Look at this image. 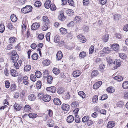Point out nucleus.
<instances>
[{"instance_id":"nucleus-4","label":"nucleus","mask_w":128,"mask_h":128,"mask_svg":"<svg viewBox=\"0 0 128 128\" xmlns=\"http://www.w3.org/2000/svg\"><path fill=\"white\" fill-rule=\"evenodd\" d=\"M77 38L79 39L80 42L84 43L86 41V40L84 36L82 34H79L77 36Z\"/></svg>"},{"instance_id":"nucleus-51","label":"nucleus","mask_w":128,"mask_h":128,"mask_svg":"<svg viewBox=\"0 0 128 128\" xmlns=\"http://www.w3.org/2000/svg\"><path fill=\"white\" fill-rule=\"evenodd\" d=\"M30 78L31 80L33 82H35L36 80V76L33 74H32L30 76Z\"/></svg>"},{"instance_id":"nucleus-18","label":"nucleus","mask_w":128,"mask_h":128,"mask_svg":"<svg viewBox=\"0 0 128 128\" xmlns=\"http://www.w3.org/2000/svg\"><path fill=\"white\" fill-rule=\"evenodd\" d=\"M28 98L30 101H33L35 100L36 96L34 94H31L28 96Z\"/></svg>"},{"instance_id":"nucleus-22","label":"nucleus","mask_w":128,"mask_h":128,"mask_svg":"<svg viewBox=\"0 0 128 128\" xmlns=\"http://www.w3.org/2000/svg\"><path fill=\"white\" fill-rule=\"evenodd\" d=\"M18 57V55H16L15 56H11V60H12V62H16Z\"/></svg>"},{"instance_id":"nucleus-50","label":"nucleus","mask_w":128,"mask_h":128,"mask_svg":"<svg viewBox=\"0 0 128 128\" xmlns=\"http://www.w3.org/2000/svg\"><path fill=\"white\" fill-rule=\"evenodd\" d=\"M98 96L97 95L94 96L92 98V101L94 103H95L98 100Z\"/></svg>"},{"instance_id":"nucleus-5","label":"nucleus","mask_w":128,"mask_h":128,"mask_svg":"<svg viewBox=\"0 0 128 128\" xmlns=\"http://www.w3.org/2000/svg\"><path fill=\"white\" fill-rule=\"evenodd\" d=\"M81 72L79 70H76L73 71L72 75L74 77H77L79 76L81 74Z\"/></svg>"},{"instance_id":"nucleus-17","label":"nucleus","mask_w":128,"mask_h":128,"mask_svg":"<svg viewBox=\"0 0 128 128\" xmlns=\"http://www.w3.org/2000/svg\"><path fill=\"white\" fill-rule=\"evenodd\" d=\"M56 56L58 60H60L63 56L62 52L60 51H58L57 53Z\"/></svg>"},{"instance_id":"nucleus-38","label":"nucleus","mask_w":128,"mask_h":128,"mask_svg":"<svg viewBox=\"0 0 128 128\" xmlns=\"http://www.w3.org/2000/svg\"><path fill=\"white\" fill-rule=\"evenodd\" d=\"M32 58L34 60H36L38 58V56L36 53H34L32 56Z\"/></svg>"},{"instance_id":"nucleus-40","label":"nucleus","mask_w":128,"mask_h":128,"mask_svg":"<svg viewBox=\"0 0 128 128\" xmlns=\"http://www.w3.org/2000/svg\"><path fill=\"white\" fill-rule=\"evenodd\" d=\"M52 71L54 74H58L60 72V71L59 69L56 68H54L53 69Z\"/></svg>"},{"instance_id":"nucleus-25","label":"nucleus","mask_w":128,"mask_h":128,"mask_svg":"<svg viewBox=\"0 0 128 128\" xmlns=\"http://www.w3.org/2000/svg\"><path fill=\"white\" fill-rule=\"evenodd\" d=\"M123 88L125 89H128V81H126L124 82L122 84Z\"/></svg>"},{"instance_id":"nucleus-20","label":"nucleus","mask_w":128,"mask_h":128,"mask_svg":"<svg viewBox=\"0 0 128 128\" xmlns=\"http://www.w3.org/2000/svg\"><path fill=\"white\" fill-rule=\"evenodd\" d=\"M50 60H44L42 62L43 65L44 66H46L49 65L50 64Z\"/></svg>"},{"instance_id":"nucleus-37","label":"nucleus","mask_w":128,"mask_h":128,"mask_svg":"<svg viewBox=\"0 0 128 128\" xmlns=\"http://www.w3.org/2000/svg\"><path fill=\"white\" fill-rule=\"evenodd\" d=\"M78 94L83 98H84L85 97L86 94L85 93L82 91H80L78 93Z\"/></svg>"},{"instance_id":"nucleus-24","label":"nucleus","mask_w":128,"mask_h":128,"mask_svg":"<svg viewBox=\"0 0 128 128\" xmlns=\"http://www.w3.org/2000/svg\"><path fill=\"white\" fill-rule=\"evenodd\" d=\"M107 91L108 92L112 93L114 92L115 90L113 87L110 86L107 88Z\"/></svg>"},{"instance_id":"nucleus-46","label":"nucleus","mask_w":128,"mask_h":128,"mask_svg":"<svg viewBox=\"0 0 128 128\" xmlns=\"http://www.w3.org/2000/svg\"><path fill=\"white\" fill-rule=\"evenodd\" d=\"M36 76L38 78H39L41 77L42 75L41 72L39 71H37L35 73Z\"/></svg>"},{"instance_id":"nucleus-28","label":"nucleus","mask_w":128,"mask_h":128,"mask_svg":"<svg viewBox=\"0 0 128 128\" xmlns=\"http://www.w3.org/2000/svg\"><path fill=\"white\" fill-rule=\"evenodd\" d=\"M86 56V52H82L80 53L79 56L80 58H84Z\"/></svg>"},{"instance_id":"nucleus-12","label":"nucleus","mask_w":128,"mask_h":128,"mask_svg":"<svg viewBox=\"0 0 128 128\" xmlns=\"http://www.w3.org/2000/svg\"><path fill=\"white\" fill-rule=\"evenodd\" d=\"M102 84V82L101 81H98L96 82L94 85L93 88L94 89H96L98 88Z\"/></svg>"},{"instance_id":"nucleus-41","label":"nucleus","mask_w":128,"mask_h":128,"mask_svg":"<svg viewBox=\"0 0 128 128\" xmlns=\"http://www.w3.org/2000/svg\"><path fill=\"white\" fill-rule=\"evenodd\" d=\"M43 77L44 78H46L48 75V70H45L44 71L43 73Z\"/></svg>"},{"instance_id":"nucleus-64","label":"nucleus","mask_w":128,"mask_h":128,"mask_svg":"<svg viewBox=\"0 0 128 128\" xmlns=\"http://www.w3.org/2000/svg\"><path fill=\"white\" fill-rule=\"evenodd\" d=\"M100 3L101 4L104 5L107 2V0H100Z\"/></svg>"},{"instance_id":"nucleus-33","label":"nucleus","mask_w":128,"mask_h":128,"mask_svg":"<svg viewBox=\"0 0 128 128\" xmlns=\"http://www.w3.org/2000/svg\"><path fill=\"white\" fill-rule=\"evenodd\" d=\"M28 116L30 118H35L38 116V115L34 113H30Z\"/></svg>"},{"instance_id":"nucleus-45","label":"nucleus","mask_w":128,"mask_h":128,"mask_svg":"<svg viewBox=\"0 0 128 128\" xmlns=\"http://www.w3.org/2000/svg\"><path fill=\"white\" fill-rule=\"evenodd\" d=\"M5 30V27L4 25L2 24H0V32H3Z\"/></svg>"},{"instance_id":"nucleus-43","label":"nucleus","mask_w":128,"mask_h":128,"mask_svg":"<svg viewBox=\"0 0 128 128\" xmlns=\"http://www.w3.org/2000/svg\"><path fill=\"white\" fill-rule=\"evenodd\" d=\"M31 108L30 106L26 105L25 106L24 109L25 111L27 112L30 111Z\"/></svg>"},{"instance_id":"nucleus-8","label":"nucleus","mask_w":128,"mask_h":128,"mask_svg":"<svg viewBox=\"0 0 128 128\" xmlns=\"http://www.w3.org/2000/svg\"><path fill=\"white\" fill-rule=\"evenodd\" d=\"M56 88L53 86L47 87L46 90L47 91L51 92L52 93H54L56 91Z\"/></svg>"},{"instance_id":"nucleus-13","label":"nucleus","mask_w":128,"mask_h":128,"mask_svg":"<svg viewBox=\"0 0 128 128\" xmlns=\"http://www.w3.org/2000/svg\"><path fill=\"white\" fill-rule=\"evenodd\" d=\"M113 79L118 82H120L123 80V77L120 76H117L113 77Z\"/></svg>"},{"instance_id":"nucleus-16","label":"nucleus","mask_w":128,"mask_h":128,"mask_svg":"<svg viewBox=\"0 0 128 128\" xmlns=\"http://www.w3.org/2000/svg\"><path fill=\"white\" fill-rule=\"evenodd\" d=\"M47 124L49 127H52L54 126V123L52 119H50L47 121Z\"/></svg>"},{"instance_id":"nucleus-9","label":"nucleus","mask_w":128,"mask_h":128,"mask_svg":"<svg viewBox=\"0 0 128 128\" xmlns=\"http://www.w3.org/2000/svg\"><path fill=\"white\" fill-rule=\"evenodd\" d=\"M74 118L73 116L70 115L67 117L66 121L68 123H70L74 121Z\"/></svg>"},{"instance_id":"nucleus-2","label":"nucleus","mask_w":128,"mask_h":128,"mask_svg":"<svg viewBox=\"0 0 128 128\" xmlns=\"http://www.w3.org/2000/svg\"><path fill=\"white\" fill-rule=\"evenodd\" d=\"M40 26V25L39 23L36 22L32 24L31 26V29L32 30H35L38 28Z\"/></svg>"},{"instance_id":"nucleus-58","label":"nucleus","mask_w":128,"mask_h":128,"mask_svg":"<svg viewBox=\"0 0 128 128\" xmlns=\"http://www.w3.org/2000/svg\"><path fill=\"white\" fill-rule=\"evenodd\" d=\"M94 46H91L90 48L89 53L90 54L92 53L94 51Z\"/></svg>"},{"instance_id":"nucleus-53","label":"nucleus","mask_w":128,"mask_h":128,"mask_svg":"<svg viewBox=\"0 0 128 128\" xmlns=\"http://www.w3.org/2000/svg\"><path fill=\"white\" fill-rule=\"evenodd\" d=\"M75 20L76 22H80L81 21V18L79 16H76L75 17Z\"/></svg>"},{"instance_id":"nucleus-29","label":"nucleus","mask_w":128,"mask_h":128,"mask_svg":"<svg viewBox=\"0 0 128 128\" xmlns=\"http://www.w3.org/2000/svg\"><path fill=\"white\" fill-rule=\"evenodd\" d=\"M53 79V78L51 76H48V77L47 79V80L48 83L49 84H51L52 82Z\"/></svg>"},{"instance_id":"nucleus-30","label":"nucleus","mask_w":128,"mask_h":128,"mask_svg":"<svg viewBox=\"0 0 128 128\" xmlns=\"http://www.w3.org/2000/svg\"><path fill=\"white\" fill-rule=\"evenodd\" d=\"M111 51V49L108 47H105L103 50L104 52L107 53H109Z\"/></svg>"},{"instance_id":"nucleus-59","label":"nucleus","mask_w":128,"mask_h":128,"mask_svg":"<svg viewBox=\"0 0 128 128\" xmlns=\"http://www.w3.org/2000/svg\"><path fill=\"white\" fill-rule=\"evenodd\" d=\"M120 18V15L119 14L116 15L114 16L115 20L118 21V20Z\"/></svg>"},{"instance_id":"nucleus-55","label":"nucleus","mask_w":128,"mask_h":128,"mask_svg":"<svg viewBox=\"0 0 128 128\" xmlns=\"http://www.w3.org/2000/svg\"><path fill=\"white\" fill-rule=\"evenodd\" d=\"M49 8H50L51 10L52 11L56 9V7L54 4H51Z\"/></svg>"},{"instance_id":"nucleus-32","label":"nucleus","mask_w":128,"mask_h":128,"mask_svg":"<svg viewBox=\"0 0 128 128\" xmlns=\"http://www.w3.org/2000/svg\"><path fill=\"white\" fill-rule=\"evenodd\" d=\"M54 41L56 43H58L60 42V37L58 35H56L54 38Z\"/></svg>"},{"instance_id":"nucleus-35","label":"nucleus","mask_w":128,"mask_h":128,"mask_svg":"<svg viewBox=\"0 0 128 128\" xmlns=\"http://www.w3.org/2000/svg\"><path fill=\"white\" fill-rule=\"evenodd\" d=\"M31 68V66L28 64L25 66L24 68V70L26 71H28L30 70Z\"/></svg>"},{"instance_id":"nucleus-56","label":"nucleus","mask_w":128,"mask_h":128,"mask_svg":"<svg viewBox=\"0 0 128 128\" xmlns=\"http://www.w3.org/2000/svg\"><path fill=\"white\" fill-rule=\"evenodd\" d=\"M42 29L43 31H46L47 30L48 28L47 25L46 24H44L42 26Z\"/></svg>"},{"instance_id":"nucleus-44","label":"nucleus","mask_w":128,"mask_h":128,"mask_svg":"<svg viewBox=\"0 0 128 128\" xmlns=\"http://www.w3.org/2000/svg\"><path fill=\"white\" fill-rule=\"evenodd\" d=\"M119 56L122 59H125L126 57V55L124 53H120L119 54Z\"/></svg>"},{"instance_id":"nucleus-49","label":"nucleus","mask_w":128,"mask_h":128,"mask_svg":"<svg viewBox=\"0 0 128 128\" xmlns=\"http://www.w3.org/2000/svg\"><path fill=\"white\" fill-rule=\"evenodd\" d=\"M98 74V73L97 70H94L92 71L91 75L93 77L96 76Z\"/></svg>"},{"instance_id":"nucleus-7","label":"nucleus","mask_w":128,"mask_h":128,"mask_svg":"<svg viewBox=\"0 0 128 128\" xmlns=\"http://www.w3.org/2000/svg\"><path fill=\"white\" fill-rule=\"evenodd\" d=\"M62 108L63 110L67 111L69 110L70 107L68 104H63L62 106Z\"/></svg>"},{"instance_id":"nucleus-47","label":"nucleus","mask_w":128,"mask_h":128,"mask_svg":"<svg viewBox=\"0 0 128 128\" xmlns=\"http://www.w3.org/2000/svg\"><path fill=\"white\" fill-rule=\"evenodd\" d=\"M50 32L47 33L46 35V40L49 42L50 40Z\"/></svg>"},{"instance_id":"nucleus-42","label":"nucleus","mask_w":128,"mask_h":128,"mask_svg":"<svg viewBox=\"0 0 128 128\" xmlns=\"http://www.w3.org/2000/svg\"><path fill=\"white\" fill-rule=\"evenodd\" d=\"M42 84L40 81H38L36 83V87L38 89H39L41 87Z\"/></svg>"},{"instance_id":"nucleus-27","label":"nucleus","mask_w":128,"mask_h":128,"mask_svg":"<svg viewBox=\"0 0 128 128\" xmlns=\"http://www.w3.org/2000/svg\"><path fill=\"white\" fill-rule=\"evenodd\" d=\"M10 19L13 22H16L17 20V18L15 15L13 14L10 16Z\"/></svg>"},{"instance_id":"nucleus-21","label":"nucleus","mask_w":128,"mask_h":128,"mask_svg":"<svg viewBox=\"0 0 128 128\" xmlns=\"http://www.w3.org/2000/svg\"><path fill=\"white\" fill-rule=\"evenodd\" d=\"M114 64H115L116 66L117 67H119L121 65V62L118 59H116L114 62Z\"/></svg>"},{"instance_id":"nucleus-26","label":"nucleus","mask_w":128,"mask_h":128,"mask_svg":"<svg viewBox=\"0 0 128 128\" xmlns=\"http://www.w3.org/2000/svg\"><path fill=\"white\" fill-rule=\"evenodd\" d=\"M42 20L43 22H44L46 24H48L49 22V20L46 16H43L42 17Z\"/></svg>"},{"instance_id":"nucleus-31","label":"nucleus","mask_w":128,"mask_h":128,"mask_svg":"<svg viewBox=\"0 0 128 128\" xmlns=\"http://www.w3.org/2000/svg\"><path fill=\"white\" fill-rule=\"evenodd\" d=\"M61 33L63 34H66L67 33L66 29L63 28H61L60 29Z\"/></svg>"},{"instance_id":"nucleus-36","label":"nucleus","mask_w":128,"mask_h":128,"mask_svg":"<svg viewBox=\"0 0 128 128\" xmlns=\"http://www.w3.org/2000/svg\"><path fill=\"white\" fill-rule=\"evenodd\" d=\"M109 39V35L107 34L105 35L103 37V40L105 42H107L108 40Z\"/></svg>"},{"instance_id":"nucleus-19","label":"nucleus","mask_w":128,"mask_h":128,"mask_svg":"<svg viewBox=\"0 0 128 128\" xmlns=\"http://www.w3.org/2000/svg\"><path fill=\"white\" fill-rule=\"evenodd\" d=\"M11 75L14 76H16L18 75V74L16 70H11L10 71Z\"/></svg>"},{"instance_id":"nucleus-57","label":"nucleus","mask_w":128,"mask_h":128,"mask_svg":"<svg viewBox=\"0 0 128 128\" xmlns=\"http://www.w3.org/2000/svg\"><path fill=\"white\" fill-rule=\"evenodd\" d=\"M44 38V35L42 34H40L38 36V38L40 40H42Z\"/></svg>"},{"instance_id":"nucleus-14","label":"nucleus","mask_w":128,"mask_h":128,"mask_svg":"<svg viewBox=\"0 0 128 128\" xmlns=\"http://www.w3.org/2000/svg\"><path fill=\"white\" fill-rule=\"evenodd\" d=\"M22 80L24 84L26 85H28L29 83L28 78L27 76H24L22 78Z\"/></svg>"},{"instance_id":"nucleus-6","label":"nucleus","mask_w":128,"mask_h":128,"mask_svg":"<svg viewBox=\"0 0 128 128\" xmlns=\"http://www.w3.org/2000/svg\"><path fill=\"white\" fill-rule=\"evenodd\" d=\"M50 96L48 94L44 95L42 98L43 100L46 102H49L50 100Z\"/></svg>"},{"instance_id":"nucleus-23","label":"nucleus","mask_w":128,"mask_h":128,"mask_svg":"<svg viewBox=\"0 0 128 128\" xmlns=\"http://www.w3.org/2000/svg\"><path fill=\"white\" fill-rule=\"evenodd\" d=\"M66 12L68 15L70 16H72L74 14V11L71 9L68 10Z\"/></svg>"},{"instance_id":"nucleus-48","label":"nucleus","mask_w":128,"mask_h":128,"mask_svg":"<svg viewBox=\"0 0 128 128\" xmlns=\"http://www.w3.org/2000/svg\"><path fill=\"white\" fill-rule=\"evenodd\" d=\"M34 5L36 7H39L41 6V2L39 1H36L34 3Z\"/></svg>"},{"instance_id":"nucleus-34","label":"nucleus","mask_w":128,"mask_h":128,"mask_svg":"<svg viewBox=\"0 0 128 128\" xmlns=\"http://www.w3.org/2000/svg\"><path fill=\"white\" fill-rule=\"evenodd\" d=\"M89 118L88 116H86L84 117L82 119V121L83 122H86L88 121Z\"/></svg>"},{"instance_id":"nucleus-10","label":"nucleus","mask_w":128,"mask_h":128,"mask_svg":"<svg viewBox=\"0 0 128 128\" xmlns=\"http://www.w3.org/2000/svg\"><path fill=\"white\" fill-rule=\"evenodd\" d=\"M51 4V2L50 0H47L44 4L45 7L47 8L48 9L50 7Z\"/></svg>"},{"instance_id":"nucleus-62","label":"nucleus","mask_w":128,"mask_h":128,"mask_svg":"<svg viewBox=\"0 0 128 128\" xmlns=\"http://www.w3.org/2000/svg\"><path fill=\"white\" fill-rule=\"evenodd\" d=\"M107 98V95L106 94H105L102 96L100 100H104L106 99Z\"/></svg>"},{"instance_id":"nucleus-3","label":"nucleus","mask_w":128,"mask_h":128,"mask_svg":"<svg viewBox=\"0 0 128 128\" xmlns=\"http://www.w3.org/2000/svg\"><path fill=\"white\" fill-rule=\"evenodd\" d=\"M110 46L113 50L116 52L119 50V46L118 44H114L111 45Z\"/></svg>"},{"instance_id":"nucleus-61","label":"nucleus","mask_w":128,"mask_h":128,"mask_svg":"<svg viewBox=\"0 0 128 128\" xmlns=\"http://www.w3.org/2000/svg\"><path fill=\"white\" fill-rule=\"evenodd\" d=\"M78 102L76 101L73 102L71 104V106L73 107H75L78 105Z\"/></svg>"},{"instance_id":"nucleus-15","label":"nucleus","mask_w":128,"mask_h":128,"mask_svg":"<svg viewBox=\"0 0 128 128\" xmlns=\"http://www.w3.org/2000/svg\"><path fill=\"white\" fill-rule=\"evenodd\" d=\"M115 125V123L113 121H110L108 122L107 127L108 128H112Z\"/></svg>"},{"instance_id":"nucleus-39","label":"nucleus","mask_w":128,"mask_h":128,"mask_svg":"<svg viewBox=\"0 0 128 128\" xmlns=\"http://www.w3.org/2000/svg\"><path fill=\"white\" fill-rule=\"evenodd\" d=\"M58 18L59 20L62 21L64 20L65 18L63 14H60L58 16Z\"/></svg>"},{"instance_id":"nucleus-11","label":"nucleus","mask_w":128,"mask_h":128,"mask_svg":"<svg viewBox=\"0 0 128 128\" xmlns=\"http://www.w3.org/2000/svg\"><path fill=\"white\" fill-rule=\"evenodd\" d=\"M53 102L54 104L57 105H60L61 104V101L58 98H55L54 99Z\"/></svg>"},{"instance_id":"nucleus-60","label":"nucleus","mask_w":128,"mask_h":128,"mask_svg":"<svg viewBox=\"0 0 128 128\" xmlns=\"http://www.w3.org/2000/svg\"><path fill=\"white\" fill-rule=\"evenodd\" d=\"M43 95L44 94L43 93H40L38 94L37 97L40 100H41L42 98H43Z\"/></svg>"},{"instance_id":"nucleus-63","label":"nucleus","mask_w":128,"mask_h":128,"mask_svg":"<svg viewBox=\"0 0 128 128\" xmlns=\"http://www.w3.org/2000/svg\"><path fill=\"white\" fill-rule=\"evenodd\" d=\"M9 41L10 43H12L15 41V38L13 37L10 38L9 39Z\"/></svg>"},{"instance_id":"nucleus-52","label":"nucleus","mask_w":128,"mask_h":128,"mask_svg":"<svg viewBox=\"0 0 128 128\" xmlns=\"http://www.w3.org/2000/svg\"><path fill=\"white\" fill-rule=\"evenodd\" d=\"M79 117V116L77 115H75V120L76 123L80 122V118Z\"/></svg>"},{"instance_id":"nucleus-54","label":"nucleus","mask_w":128,"mask_h":128,"mask_svg":"<svg viewBox=\"0 0 128 128\" xmlns=\"http://www.w3.org/2000/svg\"><path fill=\"white\" fill-rule=\"evenodd\" d=\"M16 88V85L14 84H12L10 87V89L12 91H14Z\"/></svg>"},{"instance_id":"nucleus-1","label":"nucleus","mask_w":128,"mask_h":128,"mask_svg":"<svg viewBox=\"0 0 128 128\" xmlns=\"http://www.w3.org/2000/svg\"><path fill=\"white\" fill-rule=\"evenodd\" d=\"M32 8L31 6H27L22 9L21 11L24 13H27L32 11Z\"/></svg>"}]
</instances>
